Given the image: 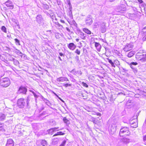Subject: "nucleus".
<instances>
[{"mask_svg": "<svg viewBox=\"0 0 146 146\" xmlns=\"http://www.w3.org/2000/svg\"><path fill=\"white\" fill-rule=\"evenodd\" d=\"M10 81L9 78L6 77L3 78L0 80V85L4 87H7L10 84Z\"/></svg>", "mask_w": 146, "mask_h": 146, "instance_id": "nucleus-1", "label": "nucleus"}, {"mask_svg": "<svg viewBox=\"0 0 146 146\" xmlns=\"http://www.w3.org/2000/svg\"><path fill=\"white\" fill-rule=\"evenodd\" d=\"M136 57L141 62H146V54H144L137 53L136 54Z\"/></svg>", "mask_w": 146, "mask_h": 146, "instance_id": "nucleus-3", "label": "nucleus"}, {"mask_svg": "<svg viewBox=\"0 0 146 146\" xmlns=\"http://www.w3.org/2000/svg\"><path fill=\"white\" fill-rule=\"evenodd\" d=\"M138 64L136 62H132L129 64L131 68L133 69L135 68V66Z\"/></svg>", "mask_w": 146, "mask_h": 146, "instance_id": "nucleus-18", "label": "nucleus"}, {"mask_svg": "<svg viewBox=\"0 0 146 146\" xmlns=\"http://www.w3.org/2000/svg\"><path fill=\"white\" fill-rule=\"evenodd\" d=\"M113 63L114 65L115 64L117 66L119 65V62L117 60H114Z\"/></svg>", "mask_w": 146, "mask_h": 146, "instance_id": "nucleus-33", "label": "nucleus"}, {"mask_svg": "<svg viewBox=\"0 0 146 146\" xmlns=\"http://www.w3.org/2000/svg\"><path fill=\"white\" fill-rule=\"evenodd\" d=\"M13 62L14 64L16 65H18L19 64V62L17 60L15 59L14 58L13 59Z\"/></svg>", "mask_w": 146, "mask_h": 146, "instance_id": "nucleus-28", "label": "nucleus"}, {"mask_svg": "<svg viewBox=\"0 0 146 146\" xmlns=\"http://www.w3.org/2000/svg\"><path fill=\"white\" fill-rule=\"evenodd\" d=\"M80 35H82V36L83 35V36H84V33H83L81 32V33H80Z\"/></svg>", "mask_w": 146, "mask_h": 146, "instance_id": "nucleus-55", "label": "nucleus"}, {"mask_svg": "<svg viewBox=\"0 0 146 146\" xmlns=\"http://www.w3.org/2000/svg\"><path fill=\"white\" fill-rule=\"evenodd\" d=\"M29 98H27V99L26 100V103L27 104V108L29 107Z\"/></svg>", "mask_w": 146, "mask_h": 146, "instance_id": "nucleus-41", "label": "nucleus"}, {"mask_svg": "<svg viewBox=\"0 0 146 146\" xmlns=\"http://www.w3.org/2000/svg\"><path fill=\"white\" fill-rule=\"evenodd\" d=\"M43 8L44 9H49V6L47 4H44L43 6Z\"/></svg>", "mask_w": 146, "mask_h": 146, "instance_id": "nucleus-35", "label": "nucleus"}, {"mask_svg": "<svg viewBox=\"0 0 146 146\" xmlns=\"http://www.w3.org/2000/svg\"><path fill=\"white\" fill-rule=\"evenodd\" d=\"M60 21L61 22L63 23H64L65 22H64V21L63 20H60Z\"/></svg>", "mask_w": 146, "mask_h": 146, "instance_id": "nucleus-56", "label": "nucleus"}, {"mask_svg": "<svg viewBox=\"0 0 146 146\" xmlns=\"http://www.w3.org/2000/svg\"><path fill=\"white\" fill-rule=\"evenodd\" d=\"M130 124H131V127L133 128H135L137 127V122L131 121L130 122Z\"/></svg>", "mask_w": 146, "mask_h": 146, "instance_id": "nucleus-17", "label": "nucleus"}, {"mask_svg": "<svg viewBox=\"0 0 146 146\" xmlns=\"http://www.w3.org/2000/svg\"><path fill=\"white\" fill-rule=\"evenodd\" d=\"M130 134L129 128L127 127H123L120 129L119 134L120 136H124L129 135Z\"/></svg>", "mask_w": 146, "mask_h": 146, "instance_id": "nucleus-2", "label": "nucleus"}, {"mask_svg": "<svg viewBox=\"0 0 146 146\" xmlns=\"http://www.w3.org/2000/svg\"><path fill=\"white\" fill-rule=\"evenodd\" d=\"M72 10H70V11L69 12V14L70 16L72 15Z\"/></svg>", "mask_w": 146, "mask_h": 146, "instance_id": "nucleus-48", "label": "nucleus"}, {"mask_svg": "<svg viewBox=\"0 0 146 146\" xmlns=\"http://www.w3.org/2000/svg\"><path fill=\"white\" fill-rule=\"evenodd\" d=\"M15 43H16V44H18L19 45H20V43H19V40L17 39H15Z\"/></svg>", "mask_w": 146, "mask_h": 146, "instance_id": "nucleus-44", "label": "nucleus"}, {"mask_svg": "<svg viewBox=\"0 0 146 146\" xmlns=\"http://www.w3.org/2000/svg\"><path fill=\"white\" fill-rule=\"evenodd\" d=\"M108 60L109 62L111 64V65L113 67H115V66L114 65V64L113 62L109 58H108Z\"/></svg>", "mask_w": 146, "mask_h": 146, "instance_id": "nucleus-26", "label": "nucleus"}, {"mask_svg": "<svg viewBox=\"0 0 146 146\" xmlns=\"http://www.w3.org/2000/svg\"><path fill=\"white\" fill-rule=\"evenodd\" d=\"M65 133L62 131L58 132L54 134L53 136H55L58 135H64Z\"/></svg>", "mask_w": 146, "mask_h": 146, "instance_id": "nucleus-21", "label": "nucleus"}, {"mask_svg": "<svg viewBox=\"0 0 146 146\" xmlns=\"http://www.w3.org/2000/svg\"><path fill=\"white\" fill-rule=\"evenodd\" d=\"M5 118V115L3 113H1L0 114V120H4Z\"/></svg>", "mask_w": 146, "mask_h": 146, "instance_id": "nucleus-23", "label": "nucleus"}, {"mask_svg": "<svg viewBox=\"0 0 146 146\" xmlns=\"http://www.w3.org/2000/svg\"><path fill=\"white\" fill-rule=\"evenodd\" d=\"M133 47V43H127L124 46L123 50L125 52H127L131 50Z\"/></svg>", "mask_w": 146, "mask_h": 146, "instance_id": "nucleus-5", "label": "nucleus"}, {"mask_svg": "<svg viewBox=\"0 0 146 146\" xmlns=\"http://www.w3.org/2000/svg\"><path fill=\"white\" fill-rule=\"evenodd\" d=\"M57 97L60 100L61 99L60 97H59L58 96H57Z\"/></svg>", "mask_w": 146, "mask_h": 146, "instance_id": "nucleus-64", "label": "nucleus"}, {"mask_svg": "<svg viewBox=\"0 0 146 146\" xmlns=\"http://www.w3.org/2000/svg\"><path fill=\"white\" fill-rule=\"evenodd\" d=\"M82 85L84 87H85L86 88H88V86L87 84L83 82L82 83Z\"/></svg>", "mask_w": 146, "mask_h": 146, "instance_id": "nucleus-39", "label": "nucleus"}, {"mask_svg": "<svg viewBox=\"0 0 146 146\" xmlns=\"http://www.w3.org/2000/svg\"><path fill=\"white\" fill-rule=\"evenodd\" d=\"M59 55L61 56H63V54L61 52L59 53Z\"/></svg>", "mask_w": 146, "mask_h": 146, "instance_id": "nucleus-53", "label": "nucleus"}, {"mask_svg": "<svg viewBox=\"0 0 146 146\" xmlns=\"http://www.w3.org/2000/svg\"><path fill=\"white\" fill-rule=\"evenodd\" d=\"M33 94H34V96H35V97H36V98L37 97V95L36 94H35L34 93Z\"/></svg>", "mask_w": 146, "mask_h": 146, "instance_id": "nucleus-58", "label": "nucleus"}, {"mask_svg": "<svg viewBox=\"0 0 146 146\" xmlns=\"http://www.w3.org/2000/svg\"><path fill=\"white\" fill-rule=\"evenodd\" d=\"M125 10L126 8L124 7V6L123 5L118 7L116 9V11L118 12L124 11Z\"/></svg>", "mask_w": 146, "mask_h": 146, "instance_id": "nucleus-13", "label": "nucleus"}, {"mask_svg": "<svg viewBox=\"0 0 146 146\" xmlns=\"http://www.w3.org/2000/svg\"><path fill=\"white\" fill-rule=\"evenodd\" d=\"M133 71L135 74L137 72V70L136 67L133 69Z\"/></svg>", "mask_w": 146, "mask_h": 146, "instance_id": "nucleus-46", "label": "nucleus"}, {"mask_svg": "<svg viewBox=\"0 0 146 146\" xmlns=\"http://www.w3.org/2000/svg\"><path fill=\"white\" fill-rule=\"evenodd\" d=\"M62 85L64 86L66 88V87H68V86H71L72 85V84H68V83H66V84L64 83Z\"/></svg>", "mask_w": 146, "mask_h": 146, "instance_id": "nucleus-32", "label": "nucleus"}, {"mask_svg": "<svg viewBox=\"0 0 146 146\" xmlns=\"http://www.w3.org/2000/svg\"><path fill=\"white\" fill-rule=\"evenodd\" d=\"M58 139L56 138L55 139H54L52 141V142L53 144H55L58 143Z\"/></svg>", "mask_w": 146, "mask_h": 146, "instance_id": "nucleus-38", "label": "nucleus"}, {"mask_svg": "<svg viewBox=\"0 0 146 146\" xmlns=\"http://www.w3.org/2000/svg\"><path fill=\"white\" fill-rule=\"evenodd\" d=\"M66 143V141L64 140L61 143V144L59 146H64L65 145Z\"/></svg>", "mask_w": 146, "mask_h": 146, "instance_id": "nucleus-40", "label": "nucleus"}, {"mask_svg": "<svg viewBox=\"0 0 146 146\" xmlns=\"http://www.w3.org/2000/svg\"><path fill=\"white\" fill-rule=\"evenodd\" d=\"M56 25L59 27L60 26H62V25L58 22L57 23Z\"/></svg>", "mask_w": 146, "mask_h": 146, "instance_id": "nucleus-50", "label": "nucleus"}, {"mask_svg": "<svg viewBox=\"0 0 146 146\" xmlns=\"http://www.w3.org/2000/svg\"><path fill=\"white\" fill-rule=\"evenodd\" d=\"M1 30L5 33H7V29L4 26H2L1 27Z\"/></svg>", "mask_w": 146, "mask_h": 146, "instance_id": "nucleus-29", "label": "nucleus"}, {"mask_svg": "<svg viewBox=\"0 0 146 146\" xmlns=\"http://www.w3.org/2000/svg\"><path fill=\"white\" fill-rule=\"evenodd\" d=\"M58 58H59V60H61V61H62V59H61V58H60V56H59V57H58Z\"/></svg>", "mask_w": 146, "mask_h": 146, "instance_id": "nucleus-63", "label": "nucleus"}, {"mask_svg": "<svg viewBox=\"0 0 146 146\" xmlns=\"http://www.w3.org/2000/svg\"><path fill=\"white\" fill-rule=\"evenodd\" d=\"M3 125L2 124H0V131L4 130Z\"/></svg>", "mask_w": 146, "mask_h": 146, "instance_id": "nucleus-42", "label": "nucleus"}, {"mask_svg": "<svg viewBox=\"0 0 146 146\" xmlns=\"http://www.w3.org/2000/svg\"><path fill=\"white\" fill-rule=\"evenodd\" d=\"M14 142L12 139H7L6 146H13Z\"/></svg>", "mask_w": 146, "mask_h": 146, "instance_id": "nucleus-12", "label": "nucleus"}, {"mask_svg": "<svg viewBox=\"0 0 146 146\" xmlns=\"http://www.w3.org/2000/svg\"><path fill=\"white\" fill-rule=\"evenodd\" d=\"M56 81L58 82H63L64 81L69 82V81L68 79V78L66 77H61L58 78L56 79Z\"/></svg>", "mask_w": 146, "mask_h": 146, "instance_id": "nucleus-11", "label": "nucleus"}, {"mask_svg": "<svg viewBox=\"0 0 146 146\" xmlns=\"http://www.w3.org/2000/svg\"><path fill=\"white\" fill-rule=\"evenodd\" d=\"M44 13H46V14L47 15H50L48 13V12H44Z\"/></svg>", "mask_w": 146, "mask_h": 146, "instance_id": "nucleus-57", "label": "nucleus"}, {"mask_svg": "<svg viewBox=\"0 0 146 146\" xmlns=\"http://www.w3.org/2000/svg\"><path fill=\"white\" fill-rule=\"evenodd\" d=\"M50 16L51 18L52 19H53V18L54 17V16L53 15H50Z\"/></svg>", "mask_w": 146, "mask_h": 146, "instance_id": "nucleus-60", "label": "nucleus"}, {"mask_svg": "<svg viewBox=\"0 0 146 146\" xmlns=\"http://www.w3.org/2000/svg\"><path fill=\"white\" fill-rule=\"evenodd\" d=\"M143 139L145 144L146 145V135L143 137Z\"/></svg>", "mask_w": 146, "mask_h": 146, "instance_id": "nucleus-47", "label": "nucleus"}, {"mask_svg": "<svg viewBox=\"0 0 146 146\" xmlns=\"http://www.w3.org/2000/svg\"><path fill=\"white\" fill-rule=\"evenodd\" d=\"M27 91V89L25 87L21 86L18 90V93L25 94Z\"/></svg>", "mask_w": 146, "mask_h": 146, "instance_id": "nucleus-9", "label": "nucleus"}, {"mask_svg": "<svg viewBox=\"0 0 146 146\" xmlns=\"http://www.w3.org/2000/svg\"><path fill=\"white\" fill-rule=\"evenodd\" d=\"M48 133L50 134H52L53 132H54V131L52 129V128H51L50 129H49L48 130Z\"/></svg>", "mask_w": 146, "mask_h": 146, "instance_id": "nucleus-34", "label": "nucleus"}, {"mask_svg": "<svg viewBox=\"0 0 146 146\" xmlns=\"http://www.w3.org/2000/svg\"><path fill=\"white\" fill-rule=\"evenodd\" d=\"M95 47L96 48L97 50L98 51H99L101 49V45L97 42H95Z\"/></svg>", "mask_w": 146, "mask_h": 146, "instance_id": "nucleus-15", "label": "nucleus"}, {"mask_svg": "<svg viewBox=\"0 0 146 146\" xmlns=\"http://www.w3.org/2000/svg\"><path fill=\"white\" fill-rule=\"evenodd\" d=\"M68 47L70 49L73 50L75 48L76 46L73 43H71L69 44Z\"/></svg>", "mask_w": 146, "mask_h": 146, "instance_id": "nucleus-14", "label": "nucleus"}, {"mask_svg": "<svg viewBox=\"0 0 146 146\" xmlns=\"http://www.w3.org/2000/svg\"><path fill=\"white\" fill-rule=\"evenodd\" d=\"M5 4L7 7H9V8L12 9H13L14 8V5L11 1L10 0H8L6 1Z\"/></svg>", "mask_w": 146, "mask_h": 146, "instance_id": "nucleus-10", "label": "nucleus"}, {"mask_svg": "<svg viewBox=\"0 0 146 146\" xmlns=\"http://www.w3.org/2000/svg\"><path fill=\"white\" fill-rule=\"evenodd\" d=\"M52 128V129H53L54 132L56 131H58L59 130H62V129H59V127H54V128Z\"/></svg>", "mask_w": 146, "mask_h": 146, "instance_id": "nucleus-31", "label": "nucleus"}, {"mask_svg": "<svg viewBox=\"0 0 146 146\" xmlns=\"http://www.w3.org/2000/svg\"><path fill=\"white\" fill-rule=\"evenodd\" d=\"M102 40L103 41V42H106V40L105 39H102Z\"/></svg>", "mask_w": 146, "mask_h": 146, "instance_id": "nucleus-61", "label": "nucleus"}, {"mask_svg": "<svg viewBox=\"0 0 146 146\" xmlns=\"http://www.w3.org/2000/svg\"><path fill=\"white\" fill-rule=\"evenodd\" d=\"M63 121L66 124H68L69 122V121L67 119L66 117H64L63 119Z\"/></svg>", "mask_w": 146, "mask_h": 146, "instance_id": "nucleus-30", "label": "nucleus"}, {"mask_svg": "<svg viewBox=\"0 0 146 146\" xmlns=\"http://www.w3.org/2000/svg\"><path fill=\"white\" fill-rule=\"evenodd\" d=\"M142 32L144 33L145 36L146 34V26L143 28L142 29Z\"/></svg>", "mask_w": 146, "mask_h": 146, "instance_id": "nucleus-37", "label": "nucleus"}, {"mask_svg": "<svg viewBox=\"0 0 146 146\" xmlns=\"http://www.w3.org/2000/svg\"><path fill=\"white\" fill-rule=\"evenodd\" d=\"M36 22L39 24L42 25L44 24V20L41 15L38 14L36 17Z\"/></svg>", "mask_w": 146, "mask_h": 146, "instance_id": "nucleus-6", "label": "nucleus"}, {"mask_svg": "<svg viewBox=\"0 0 146 146\" xmlns=\"http://www.w3.org/2000/svg\"><path fill=\"white\" fill-rule=\"evenodd\" d=\"M135 54V52L134 51H131L128 54L127 56L129 57H132Z\"/></svg>", "mask_w": 146, "mask_h": 146, "instance_id": "nucleus-20", "label": "nucleus"}, {"mask_svg": "<svg viewBox=\"0 0 146 146\" xmlns=\"http://www.w3.org/2000/svg\"><path fill=\"white\" fill-rule=\"evenodd\" d=\"M101 30L102 33H104L106 31L105 25L104 23H103L101 26Z\"/></svg>", "mask_w": 146, "mask_h": 146, "instance_id": "nucleus-16", "label": "nucleus"}, {"mask_svg": "<svg viewBox=\"0 0 146 146\" xmlns=\"http://www.w3.org/2000/svg\"><path fill=\"white\" fill-rule=\"evenodd\" d=\"M83 31L86 33H87V34H90L91 33V31L87 29H84Z\"/></svg>", "mask_w": 146, "mask_h": 146, "instance_id": "nucleus-24", "label": "nucleus"}, {"mask_svg": "<svg viewBox=\"0 0 146 146\" xmlns=\"http://www.w3.org/2000/svg\"><path fill=\"white\" fill-rule=\"evenodd\" d=\"M45 103L48 106H49L50 104L49 102V101L45 99H44V100Z\"/></svg>", "mask_w": 146, "mask_h": 146, "instance_id": "nucleus-36", "label": "nucleus"}, {"mask_svg": "<svg viewBox=\"0 0 146 146\" xmlns=\"http://www.w3.org/2000/svg\"><path fill=\"white\" fill-rule=\"evenodd\" d=\"M123 142L126 143H128L129 141V139H124L123 140Z\"/></svg>", "mask_w": 146, "mask_h": 146, "instance_id": "nucleus-43", "label": "nucleus"}, {"mask_svg": "<svg viewBox=\"0 0 146 146\" xmlns=\"http://www.w3.org/2000/svg\"><path fill=\"white\" fill-rule=\"evenodd\" d=\"M15 52L16 53L17 55H19L20 56H22V54L19 50H16Z\"/></svg>", "mask_w": 146, "mask_h": 146, "instance_id": "nucleus-27", "label": "nucleus"}, {"mask_svg": "<svg viewBox=\"0 0 146 146\" xmlns=\"http://www.w3.org/2000/svg\"><path fill=\"white\" fill-rule=\"evenodd\" d=\"M73 74L74 75H76L77 74L79 76H80L82 74V72L80 70H78L76 71H74Z\"/></svg>", "mask_w": 146, "mask_h": 146, "instance_id": "nucleus-22", "label": "nucleus"}, {"mask_svg": "<svg viewBox=\"0 0 146 146\" xmlns=\"http://www.w3.org/2000/svg\"><path fill=\"white\" fill-rule=\"evenodd\" d=\"M75 52L77 53L79 55L80 54V51L78 49H77L75 51Z\"/></svg>", "mask_w": 146, "mask_h": 146, "instance_id": "nucleus-45", "label": "nucleus"}, {"mask_svg": "<svg viewBox=\"0 0 146 146\" xmlns=\"http://www.w3.org/2000/svg\"><path fill=\"white\" fill-rule=\"evenodd\" d=\"M117 126V125L115 124H113L111 125L110 129V131L111 134H113L115 132Z\"/></svg>", "mask_w": 146, "mask_h": 146, "instance_id": "nucleus-8", "label": "nucleus"}, {"mask_svg": "<svg viewBox=\"0 0 146 146\" xmlns=\"http://www.w3.org/2000/svg\"><path fill=\"white\" fill-rule=\"evenodd\" d=\"M9 111H11L12 110V109L11 108H9Z\"/></svg>", "mask_w": 146, "mask_h": 146, "instance_id": "nucleus-62", "label": "nucleus"}, {"mask_svg": "<svg viewBox=\"0 0 146 146\" xmlns=\"http://www.w3.org/2000/svg\"><path fill=\"white\" fill-rule=\"evenodd\" d=\"M66 29L67 30V31H68L69 32H70V29L68 28H67V27H66Z\"/></svg>", "mask_w": 146, "mask_h": 146, "instance_id": "nucleus-54", "label": "nucleus"}, {"mask_svg": "<svg viewBox=\"0 0 146 146\" xmlns=\"http://www.w3.org/2000/svg\"><path fill=\"white\" fill-rule=\"evenodd\" d=\"M66 1L68 3V5H69V9L70 10H72V7L71 4L70 2V0H67Z\"/></svg>", "mask_w": 146, "mask_h": 146, "instance_id": "nucleus-25", "label": "nucleus"}, {"mask_svg": "<svg viewBox=\"0 0 146 146\" xmlns=\"http://www.w3.org/2000/svg\"><path fill=\"white\" fill-rule=\"evenodd\" d=\"M137 0L140 3H143V1L142 0Z\"/></svg>", "mask_w": 146, "mask_h": 146, "instance_id": "nucleus-49", "label": "nucleus"}, {"mask_svg": "<svg viewBox=\"0 0 146 146\" xmlns=\"http://www.w3.org/2000/svg\"><path fill=\"white\" fill-rule=\"evenodd\" d=\"M110 2H112L115 1V0H108Z\"/></svg>", "mask_w": 146, "mask_h": 146, "instance_id": "nucleus-59", "label": "nucleus"}, {"mask_svg": "<svg viewBox=\"0 0 146 146\" xmlns=\"http://www.w3.org/2000/svg\"><path fill=\"white\" fill-rule=\"evenodd\" d=\"M17 103L18 106L21 108H24L25 104V100L23 98L19 99L17 100Z\"/></svg>", "mask_w": 146, "mask_h": 146, "instance_id": "nucleus-4", "label": "nucleus"}, {"mask_svg": "<svg viewBox=\"0 0 146 146\" xmlns=\"http://www.w3.org/2000/svg\"><path fill=\"white\" fill-rule=\"evenodd\" d=\"M41 145L42 146H48V144L47 141L45 140H42L40 142Z\"/></svg>", "mask_w": 146, "mask_h": 146, "instance_id": "nucleus-19", "label": "nucleus"}, {"mask_svg": "<svg viewBox=\"0 0 146 146\" xmlns=\"http://www.w3.org/2000/svg\"><path fill=\"white\" fill-rule=\"evenodd\" d=\"M86 24L88 25H91L93 23V20L91 17L90 15L87 16L85 21Z\"/></svg>", "mask_w": 146, "mask_h": 146, "instance_id": "nucleus-7", "label": "nucleus"}, {"mask_svg": "<svg viewBox=\"0 0 146 146\" xmlns=\"http://www.w3.org/2000/svg\"><path fill=\"white\" fill-rule=\"evenodd\" d=\"M142 40L143 41H145L146 40V37H143L142 38Z\"/></svg>", "mask_w": 146, "mask_h": 146, "instance_id": "nucleus-52", "label": "nucleus"}, {"mask_svg": "<svg viewBox=\"0 0 146 146\" xmlns=\"http://www.w3.org/2000/svg\"><path fill=\"white\" fill-rule=\"evenodd\" d=\"M96 115H97L98 116H100L101 115V114L100 113H96Z\"/></svg>", "mask_w": 146, "mask_h": 146, "instance_id": "nucleus-51", "label": "nucleus"}]
</instances>
